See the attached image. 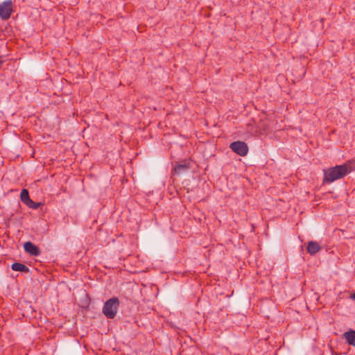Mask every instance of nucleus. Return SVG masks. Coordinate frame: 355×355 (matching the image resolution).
Wrapping results in <instances>:
<instances>
[{"instance_id": "nucleus-3", "label": "nucleus", "mask_w": 355, "mask_h": 355, "mask_svg": "<svg viewBox=\"0 0 355 355\" xmlns=\"http://www.w3.org/2000/svg\"><path fill=\"white\" fill-rule=\"evenodd\" d=\"M12 12V3L11 0H7L0 3V17L1 19H8Z\"/></svg>"}, {"instance_id": "nucleus-8", "label": "nucleus", "mask_w": 355, "mask_h": 355, "mask_svg": "<svg viewBox=\"0 0 355 355\" xmlns=\"http://www.w3.org/2000/svg\"><path fill=\"white\" fill-rule=\"evenodd\" d=\"M344 337L349 345L355 346V331L349 330L344 334Z\"/></svg>"}, {"instance_id": "nucleus-1", "label": "nucleus", "mask_w": 355, "mask_h": 355, "mask_svg": "<svg viewBox=\"0 0 355 355\" xmlns=\"http://www.w3.org/2000/svg\"><path fill=\"white\" fill-rule=\"evenodd\" d=\"M349 166L347 164L337 165L324 171V182L331 183L334 181L343 178L349 172Z\"/></svg>"}, {"instance_id": "nucleus-2", "label": "nucleus", "mask_w": 355, "mask_h": 355, "mask_svg": "<svg viewBox=\"0 0 355 355\" xmlns=\"http://www.w3.org/2000/svg\"><path fill=\"white\" fill-rule=\"evenodd\" d=\"M119 306V299L117 297H112L104 304L103 313L107 318L112 319L116 315Z\"/></svg>"}, {"instance_id": "nucleus-13", "label": "nucleus", "mask_w": 355, "mask_h": 355, "mask_svg": "<svg viewBox=\"0 0 355 355\" xmlns=\"http://www.w3.org/2000/svg\"><path fill=\"white\" fill-rule=\"evenodd\" d=\"M3 61L1 60V58H0V66L3 64Z\"/></svg>"}, {"instance_id": "nucleus-9", "label": "nucleus", "mask_w": 355, "mask_h": 355, "mask_svg": "<svg viewBox=\"0 0 355 355\" xmlns=\"http://www.w3.org/2000/svg\"><path fill=\"white\" fill-rule=\"evenodd\" d=\"M12 270L15 271H20L28 272L29 271V268L23 263H14L11 266Z\"/></svg>"}, {"instance_id": "nucleus-4", "label": "nucleus", "mask_w": 355, "mask_h": 355, "mask_svg": "<svg viewBox=\"0 0 355 355\" xmlns=\"http://www.w3.org/2000/svg\"><path fill=\"white\" fill-rule=\"evenodd\" d=\"M230 148L233 152L236 153L240 156H245L248 154V145L244 141H241L232 142L230 144Z\"/></svg>"}, {"instance_id": "nucleus-12", "label": "nucleus", "mask_w": 355, "mask_h": 355, "mask_svg": "<svg viewBox=\"0 0 355 355\" xmlns=\"http://www.w3.org/2000/svg\"><path fill=\"white\" fill-rule=\"evenodd\" d=\"M351 297V299H352L353 300H355V293L352 294V295H351V297Z\"/></svg>"}, {"instance_id": "nucleus-10", "label": "nucleus", "mask_w": 355, "mask_h": 355, "mask_svg": "<svg viewBox=\"0 0 355 355\" xmlns=\"http://www.w3.org/2000/svg\"><path fill=\"white\" fill-rule=\"evenodd\" d=\"M20 200L26 205H28V203H31V199L29 197V193L27 189H23L21 190L20 193Z\"/></svg>"}, {"instance_id": "nucleus-6", "label": "nucleus", "mask_w": 355, "mask_h": 355, "mask_svg": "<svg viewBox=\"0 0 355 355\" xmlns=\"http://www.w3.org/2000/svg\"><path fill=\"white\" fill-rule=\"evenodd\" d=\"M24 248L26 252L32 256H38L40 253L39 248L30 241L24 243Z\"/></svg>"}, {"instance_id": "nucleus-11", "label": "nucleus", "mask_w": 355, "mask_h": 355, "mask_svg": "<svg viewBox=\"0 0 355 355\" xmlns=\"http://www.w3.org/2000/svg\"><path fill=\"white\" fill-rule=\"evenodd\" d=\"M42 204L41 202H35L31 200V203H28L27 206L30 208L37 209H38Z\"/></svg>"}, {"instance_id": "nucleus-7", "label": "nucleus", "mask_w": 355, "mask_h": 355, "mask_svg": "<svg viewBox=\"0 0 355 355\" xmlns=\"http://www.w3.org/2000/svg\"><path fill=\"white\" fill-rule=\"evenodd\" d=\"M320 249V245L316 241H309L307 244V252L311 255L316 254Z\"/></svg>"}, {"instance_id": "nucleus-5", "label": "nucleus", "mask_w": 355, "mask_h": 355, "mask_svg": "<svg viewBox=\"0 0 355 355\" xmlns=\"http://www.w3.org/2000/svg\"><path fill=\"white\" fill-rule=\"evenodd\" d=\"M190 161L184 159L181 161L180 163L177 164L173 169V173L174 175H180L184 173H185L187 170H189L191 167L190 166Z\"/></svg>"}]
</instances>
